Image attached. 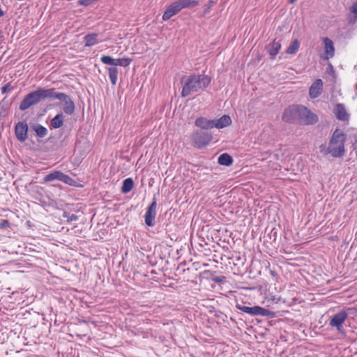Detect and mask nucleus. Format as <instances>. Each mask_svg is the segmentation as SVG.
Returning <instances> with one entry per match:
<instances>
[{
    "label": "nucleus",
    "mask_w": 357,
    "mask_h": 357,
    "mask_svg": "<svg viewBox=\"0 0 357 357\" xmlns=\"http://www.w3.org/2000/svg\"><path fill=\"white\" fill-rule=\"evenodd\" d=\"M347 20L349 24H354L357 22V15L354 14L349 15L348 16Z\"/></svg>",
    "instance_id": "f704fd0d"
},
{
    "label": "nucleus",
    "mask_w": 357,
    "mask_h": 357,
    "mask_svg": "<svg viewBox=\"0 0 357 357\" xmlns=\"http://www.w3.org/2000/svg\"><path fill=\"white\" fill-rule=\"evenodd\" d=\"M328 73L329 74H331V75H332V74H333H333H335V70H334V68H333V66H332L331 63H329V65H328Z\"/></svg>",
    "instance_id": "a19ab883"
},
{
    "label": "nucleus",
    "mask_w": 357,
    "mask_h": 357,
    "mask_svg": "<svg viewBox=\"0 0 357 357\" xmlns=\"http://www.w3.org/2000/svg\"><path fill=\"white\" fill-rule=\"evenodd\" d=\"M67 184L69 185H71V186H74V187L82 186V185H79L77 181H76L75 179H73L71 177L70 178L69 181L68 182Z\"/></svg>",
    "instance_id": "58836bf2"
},
{
    "label": "nucleus",
    "mask_w": 357,
    "mask_h": 357,
    "mask_svg": "<svg viewBox=\"0 0 357 357\" xmlns=\"http://www.w3.org/2000/svg\"><path fill=\"white\" fill-rule=\"evenodd\" d=\"M182 8L181 7V3L178 0H176L172 3L166 9L165 13L162 15V20L164 21L169 20L172 17L178 14Z\"/></svg>",
    "instance_id": "f8f14e48"
},
{
    "label": "nucleus",
    "mask_w": 357,
    "mask_h": 357,
    "mask_svg": "<svg viewBox=\"0 0 357 357\" xmlns=\"http://www.w3.org/2000/svg\"><path fill=\"white\" fill-rule=\"evenodd\" d=\"M302 105H292L287 107L282 114V120L287 123L298 124Z\"/></svg>",
    "instance_id": "0eeeda50"
},
{
    "label": "nucleus",
    "mask_w": 357,
    "mask_h": 357,
    "mask_svg": "<svg viewBox=\"0 0 357 357\" xmlns=\"http://www.w3.org/2000/svg\"><path fill=\"white\" fill-rule=\"evenodd\" d=\"M215 128L218 129L224 128L230 126L232 123L231 119L229 115H223L218 119H214Z\"/></svg>",
    "instance_id": "f3484780"
},
{
    "label": "nucleus",
    "mask_w": 357,
    "mask_h": 357,
    "mask_svg": "<svg viewBox=\"0 0 357 357\" xmlns=\"http://www.w3.org/2000/svg\"><path fill=\"white\" fill-rule=\"evenodd\" d=\"M323 91V82L321 79H317L312 83L309 89V96L311 98H318Z\"/></svg>",
    "instance_id": "ddd939ff"
},
{
    "label": "nucleus",
    "mask_w": 357,
    "mask_h": 357,
    "mask_svg": "<svg viewBox=\"0 0 357 357\" xmlns=\"http://www.w3.org/2000/svg\"><path fill=\"white\" fill-rule=\"evenodd\" d=\"M236 307L238 310L242 311L243 312H245L253 317L261 316L266 317L268 318H275L277 316L275 312L270 311L264 307L258 305L249 307L237 303L236 304Z\"/></svg>",
    "instance_id": "39448f33"
},
{
    "label": "nucleus",
    "mask_w": 357,
    "mask_h": 357,
    "mask_svg": "<svg viewBox=\"0 0 357 357\" xmlns=\"http://www.w3.org/2000/svg\"><path fill=\"white\" fill-rule=\"evenodd\" d=\"M346 139L347 135L342 130L336 128L329 140L326 153H330L334 158L342 157L345 153L344 143Z\"/></svg>",
    "instance_id": "f03ea898"
},
{
    "label": "nucleus",
    "mask_w": 357,
    "mask_h": 357,
    "mask_svg": "<svg viewBox=\"0 0 357 357\" xmlns=\"http://www.w3.org/2000/svg\"><path fill=\"white\" fill-rule=\"evenodd\" d=\"M216 3L214 0H208L207 3L204 5V10L202 16H206L210 12V9Z\"/></svg>",
    "instance_id": "c85d7f7f"
},
{
    "label": "nucleus",
    "mask_w": 357,
    "mask_h": 357,
    "mask_svg": "<svg viewBox=\"0 0 357 357\" xmlns=\"http://www.w3.org/2000/svg\"><path fill=\"white\" fill-rule=\"evenodd\" d=\"M226 278L225 276H214L211 278V280L218 284H221L225 280Z\"/></svg>",
    "instance_id": "72a5a7b5"
},
{
    "label": "nucleus",
    "mask_w": 357,
    "mask_h": 357,
    "mask_svg": "<svg viewBox=\"0 0 357 357\" xmlns=\"http://www.w3.org/2000/svg\"><path fill=\"white\" fill-rule=\"evenodd\" d=\"M181 3L182 9L187 8H192L199 4L197 0H178Z\"/></svg>",
    "instance_id": "a878e982"
},
{
    "label": "nucleus",
    "mask_w": 357,
    "mask_h": 357,
    "mask_svg": "<svg viewBox=\"0 0 357 357\" xmlns=\"http://www.w3.org/2000/svg\"><path fill=\"white\" fill-rule=\"evenodd\" d=\"M300 44L297 39L292 41L291 45L287 47L286 52L289 54H295L299 48Z\"/></svg>",
    "instance_id": "cd10ccee"
},
{
    "label": "nucleus",
    "mask_w": 357,
    "mask_h": 357,
    "mask_svg": "<svg viewBox=\"0 0 357 357\" xmlns=\"http://www.w3.org/2000/svg\"><path fill=\"white\" fill-rule=\"evenodd\" d=\"M86 47H91L98 43V34L89 33L84 38Z\"/></svg>",
    "instance_id": "b1692460"
},
{
    "label": "nucleus",
    "mask_w": 357,
    "mask_h": 357,
    "mask_svg": "<svg viewBox=\"0 0 357 357\" xmlns=\"http://www.w3.org/2000/svg\"><path fill=\"white\" fill-rule=\"evenodd\" d=\"M294 1H295V0H290V1H289V2H290V3H293V2H294Z\"/></svg>",
    "instance_id": "c03bdc74"
},
{
    "label": "nucleus",
    "mask_w": 357,
    "mask_h": 357,
    "mask_svg": "<svg viewBox=\"0 0 357 357\" xmlns=\"http://www.w3.org/2000/svg\"><path fill=\"white\" fill-rule=\"evenodd\" d=\"M218 162L220 165L229 167L232 165L234 160L229 153H224L218 157Z\"/></svg>",
    "instance_id": "412c9836"
},
{
    "label": "nucleus",
    "mask_w": 357,
    "mask_h": 357,
    "mask_svg": "<svg viewBox=\"0 0 357 357\" xmlns=\"http://www.w3.org/2000/svg\"><path fill=\"white\" fill-rule=\"evenodd\" d=\"M63 217L65 218H67V221L72 222V221H76L78 219V216L75 214H70L67 211H64L63 213Z\"/></svg>",
    "instance_id": "7c9ffc66"
},
{
    "label": "nucleus",
    "mask_w": 357,
    "mask_h": 357,
    "mask_svg": "<svg viewBox=\"0 0 357 357\" xmlns=\"http://www.w3.org/2000/svg\"><path fill=\"white\" fill-rule=\"evenodd\" d=\"M195 126L204 130H208L215 128L214 119H207L205 117H199L195 120Z\"/></svg>",
    "instance_id": "2eb2a0df"
},
{
    "label": "nucleus",
    "mask_w": 357,
    "mask_h": 357,
    "mask_svg": "<svg viewBox=\"0 0 357 357\" xmlns=\"http://www.w3.org/2000/svg\"><path fill=\"white\" fill-rule=\"evenodd\" d=\"M98 1L99 0H79L77 3L79 6H89Z\"/></svg>",
    "instance_id": "2f4dec72"
},
{
    "label": "nucleus",
    "mask_w": 357,
    "mask_h": 357,
    "mask_svg": "<svg viewBox=\"0 0 357 357\" xmlns=\"http://www.w3.org/2000/svg\"><path fill=\"white\" fill-rule=\"evenodd\" d=\"M334 113L336 118L342 121H349V114L347 113L345 106L342 103H337L335 105Z\"/></svg>",
    "instance_id": "4468645a"
},
{
    "label": "nucleus",
    "mask_w": 357,
    "mask_h": 357,
    "mask_svg": "<svg viewBox=\"0 0 357 357\" xmlns=\"http://www.w3.org/2000/svg\"><path fill=\"white\" fill-rule=\"evenodd\" d=\"M134 187V181L132 178H127L123 181L121 192L123 194L130 192Z\"/></svg>",
    "instance_id": "5701e85b"
},
{
    "label": "nucleus",
    "mask_w": 357,
    "mask_h": 357,
    "mask_svg": "<svg viewBox=\"0 0 357 357\" xmlns=\"http://www.w3.org/2000/svg\"><path fill=\"white\" fill-rule=\"evenodd\" d=\"M10 227V222L8 220H2L0 222V227L8 228Z\"/></svg>",
    "instance_id": "c9c22d12"
},
{
    "label": "nucleus",
    "mask_w": 357,
    "mask_h": 357,
    "mask_svg": "<svg viewBox=\"0 0 357 357\" xmlns=\"http://www.w3.org/2000/svg\"><path fill=\"white\" fill-rule=\"evenodd\" d=\"M13 89V87H11V82H8L1 87V91L2 94H5Z\"/></svg>",
    "instance_id": "473e14b6"
},
{
    "label": "nucleus",
    "mask_w": 357,
    "mask_h": 357,
    "mask_svg": "<svg viewBox=\"0 0 357 357\" xmlns=\"http://www.w3.org/2000/svg\"><path fill=\"white\" fill-rule=\"evenodd\" d=\"M353 310L354 308L348 307L346 310L339 311L333 317H331L329 321V325L331 327L335 328L339 333L345 334V330L343 327V324L347 319L349 312H351Z\"/></svg>",
    "instance_id": "6e6552de"
},
{
    "label": "nucleus",
    "mask_w": 357,
    "mask_h": 357,
    "mask_svg": "<svg viewBox=\"0 0 357 357\" xmlns=\"http://www.w3.org/2000/svg\"><path fill=\"white\" fill-rule=\"evenodd\" d=\"M70 178V176H69L68 175L61 172V176L60 181H62L64 183L67 184L68 182L69 181Z\"/></svg>",
    "instance_id": "e433bc0d"
},
{
    "label": "nucleus",
    "mask_w": 357,
    "mask_h": 357,
    "mask_svg": "<svg viewBox=\"0 0 357 357\" xmlns=\"http://www.w3.org/2000/svg\"><path fill=\"white\" fill-rule=\"evenodd\" d=\"M352 146L354 147V149H357V135H354V142H353Z\"/></svg>",
    "instance_id": "79ce46f5"
},
{
    "label": "nucleus",
    "mask_w": 357,
    "mask_h": 357,
    "mask_svg": "<svg viewBox=\"0 0 357 357\" xmlns=\"http://www.w3.org/2000/svg\"><path fill=\"white\" fill-rule=\"evenodd\" d=\"M31 129L36 132L37 137L43 138L47 135V129L40 123H33L31 126Z\"/></svg>",
    "instance_id": "6ab92c4d"
},
{
    "label": "nucleus",
    "mask_w": 357,
    "mask_h": 357,
    "mask_svg": "<svg viewBox=\"0 0 357 357\" xmlns=\"http://www.w3.org/2000/svg\"><path fill=\"white\" fill-rule=\"evenodd\" d=\"M319 149H320V151L324 153V154L326 155V154H330V153H326V149H327L326 147V145L324 144H321L320 146H319Z\"/></svg>",
    "instance_id": "ea45409f"
},
{
    "label": "nucleus",
    "mask_w": 357,
    "mask_h": 357,
    "mask_svg": "<svg viewBox=\"0 0 357 357\" xmlns=\"http://www.w3.org/2000/svg\"><path fill=\"white\" fill-rule=\"evenodd\" d=\"M350 11L351 14L357 15V1L354 2L350 7Z\"/></svg>",
    "instance_id": "4c0bfd02"
},
{
    "label": "nucleus",
    "mask_w": 357,
    "mask_h": 357,
    "mask_svg": "<svg viewBox=\"0 0 357 357\" xmlns=\"http://www.w3.org/2000/svg\"><path fill=\"white\" fill-rule=\"evenodd\" d=\"M29 126L26 121H19L15 126V135L20 142H24L28 137Z\"/></svg>",
    "instance_id": "9b49d317"
},
{
    "label": "nucleus",
    "mask_w": 357,
    "mask_h": 357,
    "mask_svg": "<svg viewBox=\"0 0 357 357\" xmlns=\"http://www.w3.org/2000/svg\"><path fill=\"white\" fill-rule=\"evenodd\" d=\"M324 43L325 45V52L327 54L326 59L331 58L334 56L335 48L333 42L328 38H324Z\"/></svg>",
    "instance_id": "a211bd4d"
},
{
    "label": "nucleus",
    "mask_w": 357,
    "mask_h": 357,
    "mask_svg": "<svg viewBox=\"0 0 357 357\" xmlns=\"http://www.w3.org/2000/svg\"><path fill=\"white\" fill-rule=\"evenodd\" d=\"M49 98L58 99L63 102V111L67 115H73L75 112V105L71 98L64 93H59L55 89H50Z\"/></svg>",
    "instance_id": "20e7f679"
},
{
    "label": "nucleus",
    "mask_w": 357,
    "mask_h": 357,
    "mask_svg": "<svg viewBox=\"0 0 357 357\" xmlns=\"http://www.w3.org/2000/svg\"><path fill=\"white\" fill-rule=\"evenodd\" d=\"M213 139L212 134L208 131L199 130L191 135V140L195 147L202 149L206 147Z\"/></svg>",
    "instance_id": "423d86ee"
},
{
    "label": "nucleus",
    "mask_w": 357,
    "mask_h": 357,
    "mask_svg": "<svg viewBox=\"0 0 357 357\" xmlns=\"http://www.w3.org/2000/svg\"><path fill=\"white\" fill-rule=\"evenodd\" d=\"M100 61L104 63L107 65H114V59L112 58L111 56L104 55L101 56Z\"/></svg>",
    "instance_id": "c756f323"
},
{
    "label": "nucleus",
    "mask_w": 357,
    "mask_h": 357,
    "mask_svg": "<svg viewBox=\"0 0 357 357\" xmlns=\"http://www.w3.org/2000/svg\"><path fill=\"white\" fill-rule=\"evenodd\" d=\"M157 200L155 196L153 197L151 204L147 207L144 215L145 224L149 227L155 225V219L156 216Z\"/></svg>",
    "instance_id": "9d476101"
},
{
    "label": "nucleus",
    "mask_w": 357,
    "mask_h": 357,
    "mask_svg": "<svg viewBox=\"0 0 357 357\" xmlns=\"http://www.w3.org/2000/svg\"><path fill=\"white\" fill-rule=\"evenodd\" d=\"M280 49L281 43L280 41H276L275 40L266 46V50L269 54L271 59H274L275 58Z\"/></svg>",
    "instance_id": "dca6fc26"
},
{
    "label": "nucleus",
    "mask_w": 357,
    "mask_h": 357,
    "mask_svg": "<svg viewBox=\"0 0 357 357\" xmlns=\"http://www.w3.org/2000/svg\"><path fill=\"white\" fill-rule=\"evenodd\" d=\"M301 116L298 124L310 126L314 125L319 121L318 116L308 109L305 106L301 107Z\"/></svg>",
    "instance_id": "1a4fd4ad"
},
{
    "label": "nucleus",
    "mask_w": 357,
    "mask_h": 357,
    "mask_svg": "<svg viewBox=\"0 0 357 357\" xmlns=\"http://www.w3.org/2000/svg\"><path fill=\"white\" fill-rule=\"evenodd\" d=\"M183 84L181 91V97L185 98L192 93L198 92L199 90H204L211 82V77L206 75L191 74L188 76H183L181 80Z\"/></svg>",
    "instance_id": "f257e3e1"
},
{
    "label": "nucleus",
    "mask_w": 357,
    "mask_h": 357,
    "mask_svg": "<svg viewBox=\"0 0 357 357\" xmlns=\"http://www.w3.org/2000/svg\"><path fill=\"white\" fill-rule=\"evenodd\" d=\"M109 71V77L111 81V83L113 85H116L117 79H118V74L119 70L117 67H109L108 68Z\"/></svg>",
    "instance_id": "393cba45"
},
{
    "label": "nucleus",
    "mask_w": 357,
    "mask_h": 357,
    "mask_svg": "<svg viewBox=\"0 0 357 357\" xmlns=\"http://www.w3.org/2000/svg\"><path fill=\"white\" fill-rule=\"evenodd\" d=\"M270 273L273 277H276L277 276V273H276V272L275 271L271 270L270 271Z\"/></svg>",
    "instance_id": "37998d69"
},
{
    "label": "nucleus",
    "mask_w": 357,
    "mask_h": 357,
    "mask_svg": "<svg viewBox=\"0 0 357 357\" xmlns=\"http://www.w3.org/2000/svg\"><path fill=\"white\" fill-rule=\"evenodd\" d=\"M50 89L39 87L24 96L21 101L19 109L25 111L30 107L35 105L42 100L49 98Z\"/></svg>",
    "instance_id": "7ed1b4c3"
},
{
    "label": "nucleus",
    "mask_w": 357,
    "mask_h": 357,
    "mask_svg": "<svg viewBox=\"0 0 357 357\" xmlns=\"http://www.w3.org/2000/svg\"><path fill=\"white\" fill-rule=\"evenodd\" d=\"M132 61V59L130 58L114 59V65L113 67H116L117 66L127 67L131 63Z\"/></svg>",
    "instance_id": "bb28decb"
},
{
    "label": "nucleus",
    "mask_w": 357,
    "mask_h": 357,
    "mask_svg": "<svg viewBox=\"0 0 357 357\" xmlns=\"http://www.w3.org/2000/svg\"><path fill=\"white\" fill-rule=\"evenodd\" d=\"M61 172H61L59 170H54V171L49 173L43 178V182L47 183V182H51V181H54L56 180L60 181L61 176Z\"/></svg>",
    "instance_id": "4be33fe9"
},
{
    "label": "nucleus",
    "mask_w": 357,
    "mask_h": 357,
    "mask_svg": "<svg viewBox=\"0 0 357 357\" xmlns=\"http://www.w3.org/2000/svg\"><path fill=\"white\" fill-rule=\"evenodd\" d=\"M63 121L64 116L63 113H59L50 121V126L52 128L57 129L63 125Z\"/></svg>",
    "instance_id": "aec40b11"
}]
</instances>
